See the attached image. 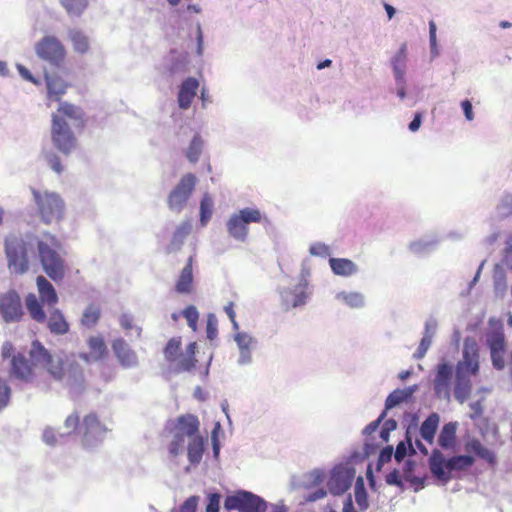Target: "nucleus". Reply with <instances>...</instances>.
Returning a JSON list of instances; mask_svg holds the SVG:
<instances>
[{"instance_id": "1", "label": "nucleus", "mask_w": 512, "mask_h": 512, "mask_svg": "<svg viewBox=\"0 0 512 512\" xmlns=\"http://www.w3.org/2000/svg\"><path fill=\"white\" fill-rule=\"evenodd\" d=\"M65 117L75 121L77 126H85V113L81 107L69 102H60L57 112L51 116V140L55 148L64 155H69L77 148V138Z\"/></svg>"}, {"instance_id": "2", "label": "nucleus", "mask_w": 512, "mask_h": 512, "mask_svg": "<svg viewBox=\"0 0 512 512\" xmlns=\"http://www.w3.org/2000/svg\"><path fill=\"white\" fill-rule=\"evenodd\" d=\"M36 249L39 262L46 275L58 283L65 278L68 265L64 257L61 241L56 235L44 232L36 238Z\"/></svg>"}, {"instance_id": "3", "label": "nucleus", "mask_w": 512, "mask_h": 512, "mask_svg": "<svg viewBox=\"0 0 512 512\" xmlns=\"http://www.w3.org/2000/svg\"><path fill=\"white\" fill-rule=\"evenodd\" d=\"M29 356L35 361H39V364L45 367L55 380H62L66 375L75 379L82 376V369L78 363L53 356L37 339L31 343Z\"/></svg>"}, {"instance_id": "4", "label": "nucleus", "mask_w": 512, "mask_h": 512, "mask_svg": "<svg viewBox=\"0 0 512 512\" xmlns=\"http://www.w3.org/2000/svg\"><path fill=\"white\" fill-rule=\"evenodd\" d=\"M474 462L470 455H457L446 460L438 449L432 450L428 460L432 475L443 483H448L452 479V472L465 471L472 467Z\"/></svg>"}, {"instance_id": "5", "label": "nucleus", "mask_w": 512, "mask_h": 512, "mask_svg": "<svg viewBox=\"0 0 512 512\" xmlns=\"http://www.w3.org/2000/svg\"><path fill=\"white\" fill-rule=\"evenodd\" d=\"M25 304L30 317L37 323H46L50 333L54 335H65L70 330V324L61 310L54 308L47 316L42 304L35 294L30 293L25 298Z\"/></svg>"}, {"instance_id": "6", "label": "nucleus", "mask_w": 512, "mask_h": 512, "mask_svg": "<svg viewBox=\"0 0 512 512\" xmlns=\"http://www.w3.org/2000/svg\"><path fill=\"white\" fill-rule=\"evenodd\" d=\"M32 195L40 220L46 224L59 223L65 215V203L55 192L32 189Z\"/></svg>"}, {"instance_id": "7", "label": "nucleus", "mask_w": 512, "mask_h": 512, "mask_svg": "<svg viewBox=\"0 0 512 512\" xmlns=\"http://www.w3.org/2000/svg\"><path fill=\"white\" fill-rule=\"evenodd\" d=\"M8 268L12 273L24 274L29 270V243L22 237L11 234L4 241Z\"/></svg>"}, {"instance_id": "8", "label": "nucleus", "mask_w": 512, "mask_h": 512, "mask_svg": "<svg viewBox=\"0 0 512 512\" xmlns=\"http://www.w3.org/2000/svg\"><path fill=\"white\" fill-rule=\"evenodd\" d=\"M249 223L270 224V220L263 216L258 209L244 208L233 214L227 222V231L231 237L239 241H245L248 235Z\"/></svg>"}, {"instance_id": "9", "label": "nucleus", "mask_w": 512, "mask_h": 512, "mask_svg": "<svg viewBox=\"0 0 512 512\" xmlns=\"http://www.w3.org/2000/svg\"><path fill=\"white\" fill-rule=\"evenodd\" d=\"M224 507L229 511L265 512L267 505L261 497L251 492L241 491L235 495L227 496L224 501Z\"/></svg>"}, {"instance_id": "10", "label": "nucleus", "mask_w": 512, "mask_h": 512, "mask_svg": "<svg viewBox=\"0 0 512 512\" xmlns=\"http://www.w3.org/2000/svg\"><path fill=\"white\" fill-rule=\"evenodd\" d=\"M197 183V178L192 173L183 175L178 184L168 195L167 203L171 210L181 211L190 198Z\"/></svg>"}, {"instance_id": "11", "label": "nucleus", "mask_w": 512, "mask_h": 512, "mask_svg": "<svg viewBox=\"0 0 512 512\" xmlns=\"http://www.w3.org/2000/svg\"><path fill=\"white\" fill-rule=\"evenodd\" d=\"M37 364L39 361H35L30 356L27 358L22 353H16L10 362L9 376L22 382H32L36 377Z\"/></svg>"}, {"instance_id": "12", "label": "nucleus", "mask_w": 512, "mask_h": 512, "mask_svg": "<svg viewBox=\"0 0 512 512\" xmlns=\"http://www.w3.org/2000/svg\"><path fill=\"white\" fill-rule=\"evenodd\" d=\"M479 346L473 337H466L463 342L462 359L456 364L455 370L478 375L480 370Z\"/></svg>"}, {"instance_id": "13", "label": "nucleus", "mask_w": 512, "mask_h": 512, "mask_svg": "<svg viewBox=\"0 0 512 512\" xmlns=\"http://www.w3.org/2000/svg\"><path fill=\"white\" fill-rule=\"evenodd\" d=\"M37 54L43 60L57 67L61 66L65 59V50L62 44L54 37L47 36L38 43Z\"/></svg>"}, {"instance_id": "14", "label": "nucleus", "mask_w": 512, "mask_h": 512, "mask_svg": "<svg viewBox=\"0 0 512 512\" xmlns=\"http://www.w3.org/2000/svg\"><path fill=\"white\" fill-rule=\"evenodd\" d=\"M0 314L6 323L17 322L23 316L21 299L16 291L0 295Z\"/></svg>"}, {"instance_id": "15", "label": "nucleus", "mask_w": 512, "mask_h": 512, "mask_svg": "<svg viewBox=\"0 0 512 512\" xmlns=\"http://www.w3.org/2000/svg\"><path fill=\"white\" fill-rule=\"evenodd\" d=\"M174 428L176 430V435H182L185 439V436L189 439L194 437H198L200 421L196 415L187 413L180 415L175 420Z\"/></svg>"}, {"instance_id": "16", "label": "nucleus", "mask_w": 512, "mask_h": 512, "mask_svg": "<svg viewBox=\"0 0 512 512\" xmlns=\"http://www.w3.org/2000/svg\"><path fill=\"white\" fill-rule=\"evenodd\" d=\"M106 430L105 425L99 420L96 413L87 414L80 425V433L87 443L102 436Z\"/></svg>"}, {"instance_id": "17", "label": "nucleus", "mask_w": 512, "mask_h": 512, "mask_svg": "<svg viewBox=\"0 0 512 512\" xmlns=\"http://www.w3.org/2000/svg\"><path fill=\"white\" fill-rule=\"evenodd\" d=\"M112 350L121 366L131 368L138 364L136 352L123 338H117L112 342Z\"/></svg>"}, {"instance_id": "18", "label": "nucleus", "mask_w": 512, "mask_h": 512, "mask_svg": "<svg viewBox=\"0 0 512 512\" xmlns=\"http://www.w3.org/2000/svg\"><path fill=\"white\" fill-rule=\"evenodd\" d=\"M196 349V342H191L184 352L180 351L176 356V359L170 363L173 371L179 373L190 371L195 368L197 363V359L195 357Z\"/></svg>"}, {"instance_id": "19", "label": "nucleus", "mask_w": 512, "mask_h": 512, "mask_svg": "<svg viewBox=\"0 0 512 512\" xmlns=\"http://www.w3.org/2000/svg\"><path fill=\"white\" fill-rule=\"evenodd\" d=\"M452 378V367L448 363H440L437 366L433 381L434 391L437 396H449Z\"/></svg>"}, {"instance_id": "20", "label": "nucleus", "mask_w": 512, "mask_h": 512, "mask_svg": "<svg viewBox=\"0 0 512 512\" xmlns=\"http://www.w3.org/2000/svg\"><path fill=\"white\" fill-rule=\"evenodd\" d=\"M48 106L50 102H60L66 94L69 83L56 75L45 74Z\"/></svg>"}, {"instance_id": "21", "label": "nucleus", "mask_w": 512, "mask_h": 512, "mask_svg": "<svg viewBox=\"0 0 512 512\" xmlns=\"http://www.w3.org/2000/svg\"><path fill=\"white\" fill-rule=\"evenodd\" d=\"M473 375L455 370L454 396L459 403H464L471 395Z\"/></svg>"}, {"instance_id": "22", "label": "nucleus", "mask_w": 512, "mask_h": 512, "mask_svg": "<svg viewBox=\"0 0 512 512\" xmlns=\"http://www.w3.org/2000/svg\"><path fill=\"white\" fill-rule=\"evenodd\" d=\"M36 286L39 293V302L48 307H54L58 303V295L54 286L44 276L36 278Z\"/></svg>"}, {"instance_id": "23", "label": "nucleus", "mask_w": 512, "mask_h": 512, "mask_svg": "<svg viewBox=\"0 0 512 512\" xmlns=\"http://www.w3.org/2000/svg\"><path fill=\"white\" fill-rule=\"evenodd\" d=\"M352 484V475L343 469L334 470L328 480L329 491L334 495H340L346 492Z\"/></svg>"}, {"instance_id": "24", "label": "nucleus", "mask_w": 512, "mask_h": 512, "mask_svg": "<svg viewBox=\"0 0 512 512\" xmlns=\"http://www.w3.org/2000/svg\"><path fill=\"white\" fill-rule=\"evenodd\" d=\"M199 88V81L196 78L188 77L185 79L178 92V104L181 109H188Z\"/></svg>"}, {"instance_id": "25", "label": "nucleus", "mask_w": 512, "mask_h": 512, "mask_svg": "<svg viewBox=\"0 0 512 512\" xmlns=\"http://www.w3.org/2000/svg\"><path fill=\"white\" fill-rule=\"evenodd\" d=\"M193 264L194 257L190 256L176 281L175 291L177 293L190 294L193 292Z\"/></svg>"}, {"instance_id": "26", "label": "nucleus", "mask_w": 512, "mask_h": 512, "mask_svg": "<svg viewBox=\"0 0 512 512\" xmlns=\"http://www.w3.org/2000/svg\"><path fill=\"white\" fill-rule=\"evenodd\" d=\"M283 298L287 308L290 306L296 308L304 305L308 298L307 285L301 283L296 285L293 289L286 290L283 294Z\"/></svg>"}, {"instance_id": "27", "label": "nucleus", "mask_w": 512, "mask_h": 512, "mask_svg": "<svg viewBox=\"0 0 512 512\" xmlns=\"http://www.w3.org/2000/svg\"><path fill=\"white\" fill-rule=\"evenodd\" d=\"M465 451L473 453L491 465L496 463L495 453L482 445L480 440L472 438L465 443Z\"/></svg>"}, {"instance_id": "28", "label": "nucleus", "mask_w": 512, "mask_h": 512, "mask_svg": "<svg viewBox=\"0 0 512 512\" xmlns=\"http://www.w3.org/2000/svg\"><path fill=\"white\" fill-rule=\"evenodd\" d=\"M457 423H446L438 436V444L441 448L448 450L453 449L456 445Z\"/></svg>"}, {"instance_id": "29", "label": "nucleus", "mask_w": 512, "mask_h": 512, "mask_svg": "<svg viewBox=\"0 0 512 512\" xmlns=\"http://www.w3.org/2000/svg\"><path fill=\"white\" fill-rule=\"evenodd\" d=\"M191 228V224L188 221L182 222L176 228V230L173 233L171 242L166 248V252L168 254L173 253L181 248L185 238L190 234Z\"/></svg>"}, {"instance_id": "30", "label": "nucleus", "mask_w": 512, "mask_h": 512, "mask_svg": "<svg viewBox=\"0 0 512 512\" xmlns=\"http://www.w3.org/2000/svg\"><path fill=\"white\" fill-rule=\"evenodd\" d=\"M439 421V415L437 413H431L421 424L420 435L429 444H433L434 442Z\"/></svg>"}, {"instance_id": "31", "label": "nucleus", "mask_w": 512, "mask_h": 512, "mask_svg": "<svg viewBox=\"0 0 512 512\" xmlns=\"http://www.w3.org/2000/svg\"><path fill=\"white\" fill-rule=\"evenodd\" d=\"M330 267L336 275L351 276L356 272V265L346 258H331L329 260Z\"/></svg>"}, {"instance_id": "32", "label": "nucleus", "mask_w": 512, "mask_h": 512, "mask_svg": "<svg viewBox=\"0 0 512 512\" xmlns=\"http://www.w3.org/2000/svg\"><path fill=\"white\" fill-rule=\"evenodd\" d=\"M204 452V439L202 436L189 439L187 456L191 464L200 463Z\"/></svg>"}, {"instance_id": "33", "label": "nucleus", "mask_w": 512, "mask_h": 512, "mask_svg": "<svg viewBox=\"0 0 512 512\" xmlns=\"http://www.w3.org/2000/svg\"><path fill=\"white\" fill-rule=\"evenodd\" d=\"M416 463L411 460H407L403 466L402 478L409 482L418 491L424 487V477L414 475Z\"/></svg>"}, {"instance_id": "34", "label": "nucleus", "mask_w": 512, "mask_h": 512, "mask_svg": "<svg viewBox=\"0 0 512 512\" xmlns=\"http://www.w3.org/2000/svg\"><path fill=\"white\" fill-rule=\"evenodd\" d=\"M406 60V45H402L392 60L396 81H402L403 77H405Z\"/></svg>"}, {"instance_id": "35", "label": "nucleus", "mask_w": 512, "mask_h": 512, "mask_svg": "<svg viewBox=\"0 0 512 512\" xmlns=\"http://www.w3.org/2000/svg\"><path fill=\"white\" fill-rule=\"evenodd\" d=\"M415 389L414 388H406V389H396L392 393L388 395L385 401V407L386 409H392L393 407L397 406L398 404L402 403L403 401H406L408 398H410Z\"/></svg>"}, {"instance_id": "36", "label": "nucleus", "mask_w": 512, "mask_h": 512, "mask_svg": "<svg viewBox=\"0 0 512 512\" xmlns=\"http://www.w3.org/2000/svg\"><path fill=\"white\" fill-rule=\"evenodd\" d=\"M90 353L96 360L102 359L107 354V346L101 336H91L88 339Z\"/></svg>"}, {"instance_id": "37", "label": "nucleus", "mask_w": 512, "mask_h": 512, "mask_svg": "<svg viewBox=\"0 0 512 512\" xmlns=\"http://www.w3.org/2000/svg\"><path fill=\"white\" fill-rule=\"evenodd\" d=\"M60 4L71 16H80L88 7V0H60Z\"/></svg>"}, {"instance_id": "38", "label": "nucleus", "mask_w": 512, "mask_h": 512, "mask_svg": "<svg viewBox=\"0 0 512 512\" xmlns=\"http://www.w3.org/2000/svg\"><path fill=\"white\" fill-rule=\"evenodd\" d=\"M213 213V200L211 196L205 193L200 202V223L201 226H206L212 217Z\"/></svg>"}, {"instance_id": "39", "label": "nucleus", "mask_w": 512, "mask_h": 512, "mask_svg": "<svg viewBox=\"0 0 512 512\" xmlns=\"http://www.w3.org/2000/svg\"><path fill=\"white\" fill-rule=\"evenodd\" d=\"M486 341L490 352L506 350L505 335L502 331H492L488 333Z\"/></svg>"}, {"instance_id": "40", "label": "nucleus", "mask_w": 512, "mask_h": 512, "mask_svg": "<svg viewBox=\"0 0 512 512\" xmlns=\"http://www.w3.org/2000/svg\"><path fill=\"white\" fill-rule=\"evenodd\" d=\"M235 341L240 348L241 356L244 361L250 360V348L253 343V339L246 333H237L235 336Z\"/></svg>"}, {"instance_id": "41", "label": "nucleus", "mask_w": 512, "mask_h": 512, "mask_svg": "<svg viewBox=\"0 0 512 512\" xmlns=\"http://www.w3.org/2000/svg\"><path fill=\"white\" fill-rule=\"evenodd\" d=\"M202 148H203V141H202L200 135L196 134L193 137V139L186 151V157L188 158V160L192 163H196L199 160V157L202 152Z\"/></svg>"}, {"instance_id": "42", "label": "nucleus", "mask_w": 512, "mask_h": 512, "mask_svg": "<svg viewBox=\"0 0 512 512\" xmlns=\"http://www.w3.org/2000/svg\"><path fill=\"white\" fill-rule=\"evenodd\" d=\"M100 318V309L95 305H89L81 318V324L86 327H93L97 324Z\"/></svg>"}, {"instance_id": "43", "label": "nucleus", "mask_w": 512, "mask_h": 512, "mask_svg": "<svg viewBox=\"0 0 512 512\" xmlns=\"http://www.w3.org/2000/svg\"><path fill=\"white\" fill-rule=\"evenodd\" d=\"M181 351V338L180 337H174L171 338L165 348H164V357L167 362L171 363L173 360L176 359V356Z\"/></svg>"}, {"instance_id": "44", "label": "nucleus", "mask_w": 512, "mask_h": 512, "mask_svg": "<svg viewBox=\"0 0 512 512\" xmlns=\"http://www.w3.org/2000/svg\"><path fill=\"white\" fill-rule=\"evenodd\" d=\"M184 442L185 439L182 435H174L167 446L168 456L171 460L176 459L183 452Z\"/></svg>"}, {"instance_id": "45", "label": "nucleus", "mask_w": 512, "mask_h": 512, "mask_svg": "<svg viewBox=\"0 0 512 512\" xmlns=\"http://www.w3.org/2000/svg\"><path fill=\"white\" fill-rule=\"evenodd\" d=\"M339 297L351 308H359L364 305V297L358 292L341 293Z\"/></svg>"}, {"instance_id": "46", "label": "nucleus", "mask_w": 512, "mask_h": 512, "mask_svg": "<svg viewBox=\"0 0 512 512\" xmlns=\"http://www.w3.org/2000/svg\"><path fill=\"white\" fill-rule=\"evenodd\" d=\"M182 315L187 320L188 326L193 331H196L198 319H199V312H198L197 308L193 305H189L182 311Z\"/></svg>"}, {"instance_id": "47", "label": "nucleus", "mask_w": 512, "mask_h": 512, "mask_svg": "<svg viewBox=\"0 0 512 512\" xmlns=\"http://www.w3.org/2000/svg\"><path fill=\"white\" fill-rule=\"evenodd\" d=\"M11 388L6 380L0 378V410L4 409L10 402Z\"/></svg>"}, {"instance_id": "48", "label": "nucleus", "mask_w": 512, "mask_h": 512, "mask_svg": "<svg viewBox=\"0 0 512 512\" xmlns=\"http://www.w3.org/2000/svg\"><path fill=\"white\" fill-rule=\"evenodd\" d=\"M119 323L122 329H124L125 331H129L135 328L137 330V335H141L142 329L134 324V318L132 315L126 313L122 314L119 317Z\"/></svg>"}, {"instance_id": "49", "label": "nucleus", "mask_w": 512, "mask_h": 512, "mask_svg": "<svg viewBox=\"0 0 512 512\" xmlns=\"http://www.w3.org/2000/svg\"><path fill=\"white\" fill-rule=\"evenodd\" d=\"M45 160L47 161V163L49 164L51 169L53 171H55L57 174H60L63 172V166L61 163V159L57 154H55L54 152H51V151L47 152L45 154Z\"/></svg>"}, {"instance_id": "50", "label": "nucleus", "mask_w": 512, "mask_h": 512, "mask_svg": "<svg viewBox=\"0 0 512 512\" xmlns=\"http://www.w3.org/2000/svg\"><path fill=\"white\" fill-rule=\"evenodd\" d=\"M408 448L410 449L411 452H413V453L415 452L412 447L411 440L409 438H408V444H406L403 441L398 443L395 453H394V458L398 463H400L405 458V456L407 455Z\"/></svg>"}, {"instance_id": "51", "label": "nucleus", "mask_w": 512, "mask_h": 512, "mask_svg": "<svg viewBox=\"0 0 512 512\" xmlns=\"http://www.w3.org/2000/svg\"><path fill=\"white\" fill-rule=\"evenodd\" d=\"M72 42L76 51L84 53L88 50V39L85 34H73Z\"/></svg>"}, {"instance_id": "52", "label": "nucleus", "mask_w": 512, "mask_h": 512, "mask_svg": "<svg viewBox=\"0 0 512 512\" xmlns=\"http://www.w3.org/2000/svg\"><path fill=\"white\" fill-rule=\"evenodd\" d=\"M206 332H207V338L210 340L215 339L217 336V333H218L217 319L214 314H209L207 316Z\"/></svg>"}, {"instance_id": "53", "label": "nucleus", "mask_w": 512, "mask_h": 512, "mask_svg": "<svg viewBox=\"0 0 512 512\" xmlns=\"http://www.w3.org/2000/svg\"><path fill=\"white\" fill-rule=\"evenodd\" d=\"M506 350H498L490 352L493 367L497 370H503L505 368V355Z\"/></svg>"}, {"instance_id": "54", "label": "nucleus", "mask_w": 512, "mask_h": 512, "mask_svg": "<svg viewBox=\"0 0 512 512\" xmlns=\"http://www.w3.org/2000/svg\"><path fill=\"white\" fill-rule=\"evenodd\" d=\"M198 501V496H190L184 501V503L180 506L178 511L173 512H196Z\"/></svg>"}, {"instance_id": "55", "label": "nucleus", "mask_w": 512, "mask_h": 512, "mask_svg": "<svg viewBox=\"0 0 512 512\" xmlns=\"http://www.w3.org/2000/svg\"><path fill=\"white\" fill-rule=\"evenodd\" d=\"M430 345H431V337L424 336L420 341L417 351L414 353V358L415 359L423 358L425 356L427 350L429 349Z\"/></svg>"}, {"instance_id": "56", "label": "nucleus", "mask_w": 512, "mask_h": 512, "mask_svg": "<svg viewBox=\"0 0 512 512\" xmlns=\"http://www.w3.org/2000/svg\"><path fill=\"white\" fill-rule=\"evenodd\" d=\"M386 482L389 485H395V486L400 487V488L403 487L402 475L396 469H394L389 474H387Z\"/></svg>"}, {"instance_id": "57", "label": "nucleus", "mask_w": 512, "mask_h": 512, "mask_svg": "<svg viewBox=\"0 0 512 512\" xmlns=\"http://www.w3.org/2000/svg\"><path fill=\"white\" fill-rule=\"evenodd\" d=\"M206 507V512H219L220 495L218 493L210 494Z\"/></svg>"}, {"instance_id": "58", "label": "nucleus", "mask_w": 512, "mask_h": 512, "mask_svg": "<svg viewBox=\"0 0 512 512\" xmlns=\"http://www.w3.org/2000/svg\"><path fill=\"white\" fill-rule=\"evenodd\" d=\"M80 417L77 412L70 414L65 420V426L72 431L80 429Z\"/></svg>"}, {"instance_id": "59", "label": "nucleus", "mask_w": 512, "mask_h": 512, "mask_svg": "<svg viewBox=\"0 0 512 512\" xmlns=\"http://www.w3.org/2000/svg\"><path fill=\"white\" fill-rule=\"evenodd\" d=\"M310 253L314 256L325 257L329 255V247L322 243H316L310 247Z\"/></svg>"}, {"instance_id": "60", "label": "nucleus", "mask_w": 512, "mask_h": 512, "mask_svg": "<svg viewBox=\"0 0 512 512\" xmlns=\"http://www.w3.org/2000/svg\"><path fill=\"white\" fill-rule=\"evenodd\" d=\"M470 409H471L470 418L473 420L478 419L479 417H481V415L483 413L482 402L480 400H478V401L471 403Z\"/></svg>"}, {"instance_id": "61", "label": "nucleus", "mask_w": 512, "mask_h": 512, "mask_svg": "<svg viewBox=\"0 0 512 512\" xmlns=\"http://www.w3.org/2000/svg\"><path fill=\"white\" fill-rule=\"evenodd\" d=\"M17 69L19 71V74L21 77L35 85L38 84V80L35 79V77L32 75L29 69H27L25 66L18 64Z\"/></svg>"}, {"instance_id": "62", "label": "nucleus", "mask_w": 512, "mask_h": 512, "mask_svg": "<svg viewBox=\"0 0 512 512\" xmlns=\"http://www.w3.org/2000/svg\"><path fill=\"white\" fill-rule=\"evenodd\" d=\"M14 351H15V348H14L13 344L10 341H6L3 343L2 347H1V356L4 360L8 359L10 357L12 358L13 355H15Z\"/></svg>"}, {"instance_id": "63", "label": "nucleus", "mask_w": 512, "mask_h": 512, "mask_svg": "<svg viewBox=\"0 0 512 512\" xmlns=\"http://www.w3.org/2000/svg\"><path fill=\"white\" fill-rule=\"evenodd\" d=\"M384 416H385V412H383L377 420L369 423L364 428L363 433L367 436L373 434L379 428L380 422L384 418Z\"/></svg>"}, {"instance_id": "64", "label": "nucleus", "mask_w": 512, "mask_h": 512, "mask_svg": "<svg viewBox=\"0 0 512 512\" xmlns=\"http://www.w3.org/2000/svg\"><path fill=\"white\" fill-rule=\"evenodd\" d=\"M355 499L361 509H366L368 507L367 495L363 489H361V490L359 489L356 491Z\"/></svg>"}]
</instances>
